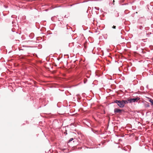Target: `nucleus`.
<instances>
[{"instance_id":"obj_1","label":"nucleus","mask_w":153,"mask_h":153,"mask_svg":"<svg viewBox=\"0 0 153 153\" xmlns=\"http://www.w3.org/2000/svg\"><path fill=\"white\" fill-rule=\"evenodd\" d=\"M113 103H115L117 104V105L120 108H123L124 107L122 100H114Z\"/></svg>"},{"instance_id":"obj_2","label":"nucleus","mask_w":153,"mask_h":153,"mask_svg":"<svg viewBox=\"0 0 153 153\" xmlns=\"http://www.w3.org/2000/svg\"><path fill=\"white\" fill-rule=\"evenodd\" d=\"M140 99V98L139 97H137L135 98H130L128 99V101L129 103H131L132 102H137Z\"/></svg>"},{"instance_id":"obj_3","label":"nucleus","mask_w":153,"mask_h":153,"mask_svg":"<svg viewBox=\"0 0 153 153\" xmlns=\"http://www.w3.org/2000/svg\"><path fill=\"white\" fill-rule=\"evenodd\" d=\"M124 111L123 109H121L117 108H115L114 110V113L115 114L119 113L121 114L122 113L123 111L124 112Z\"/></svg>"},{"instance_id":"obj_4","label":"nucleus","mask_w":153,"mask_h":153,"mask_svg":"<svg viewBox=\"0 0 153 153\" xmlns=\"http://www.w3.org/2000/svg\"><path fill=\"white\" fill-rule=\"evenodd\" d=\"M123 103V105L124 107L125 106V105L126 104H128V103H129L128 101V99L127 100H122Z\"/></svg>"},{"instance_id":"obj_5","label":"nucleus","mask_w":153,"mask_h":153,"mask_svg":"<svg viewBox=\"0 0 153 153\" xmlns=\"http://www.w3.org/2000/svg\"><path fill=\"white\" fill-rule=\"evenodd\" d=\"M144 106L145 107H149L150 106V104L146 102V103L145 104Z\"/></svg>"},{"instance_id":"obj_6","label":"nucleus","mask_w":153,"mask_h":153,"mask_svg":"<svg viewBox=\"0 0 153 153\" xmlns=\"http://www.w3.org/2000/svg\"><path fill=\"white\" fill-rule=\"evenodd\" d=\"M34 36V34L33 33H31L29 35V37L31 39H33Z\"/></svg>"},{"instance_id":"obj_7","label":"nucleus","mask_w":153,"mask_h":153,"mask_svg":"<svg viewBox=\"0 0 153 153\" xmlns=\"http://www.w3.org/2000/svg\"><path fill=\"white\" fill-rule=\"evenodd\" d=\"M114 14H115V16L116 17H118L119 16V13L117 12V11H114Z\"/></svg>"},{"instance_id":"obj_8","label":"nucleus","mask_w":153,"mask_h":153,"mask_svg":"<svg viewBox=\"0 0 153 153\" xmlns=\"http://www.w3.org/2000/svg\"><path fill=\"white\" fill-rule=\"evenodd\" d=\"M148 99H149V101L151 103V105H153V100L149 98H148Z\"/></svg>"},{"instance_id":"obj_9","label":"nucleus","mask_w":153,"mask_h":153,"mask_svg":"<svg viewBox=\"0 0 153 153\" xmlns=\"http://www.w3.org/2000/svg\"><path fill=\"white\" fill-rule=\"evenodd\" d=\"M74 138H70L68 140V143H69L71 141H72L73 140H74Z\"/></svg>"},{"instance_id":"obj_10","label":"nucleus","mask_w":153,"mask_h":153,"mask_svg":"<svg viewBox=\"0 0 153 153\" xmlns=\"http://www.w3.org/2000/svg\"><path fill=\"white\" fill-rule=\"evenodd\" d=\"M87 80H88L87 79L84 78V84H85L87 82Z\"/></svg>"},{"instance_id":"obj_11","label":"nucleus","mask_w":153,"mask_h":153,"mask_svg":"<svg viewBox=\"0 0 153 153\" xmlns=\"http://www.w3.org/2000/svg\"><path fill=\"white\" fill-rule=\"evenodd\" d=\"M152 34V33L151 32H149L148 33H146V35L147 36L149 37V35Z\"/></svg>"},{"instance_id":"obj_12","label":"nucleus","mask_w":153,"mask_h":153,"mask_svg":"<svg viewBox=\"0 0 153 153\" xmlns=\"http://www.w3.org/2000/svg\"><path fill=\"white\" fill-rule=\"evenodd\" d=\"M94 9L97 10H100V8L98 7H95Z\"/></svg>"},{"instance_id":"obj_13","label":"nucleus","mask_w":153,"mask_h":153,"mask_svg":"<svg viewBox=\"0 0 153 153\" xmlns=\"http://www.w3.org/2000/svg\"><path fill=\"white\" fill-rule=\"evenodd\" d=\"M143 28V27L142 26H140L139 27V29L140 30H142Z\"/></svg>"},{"instance_id":"obj_14","label":"nucleus","mask_w":153,"mask_h":153,"mask_svg":"<svg viewBox=\"0 0 153 153\" xmlns=\"http://www.w3.org/2000/svg\"><path fill=\"white\" fill-rule=\"evenodd\" d=\"M95 75H96V76H97V77H99L100 76L98 74L96 73H95Z\"/></svg>"},{"instance_id":"obj_15","label":"nucleus","mask_w":153,"mask_h":153,"mask_svg":"<svg viewBox=\"0 0 153 153\" xmlns=\"http://www.w3.org/2000/svg\"><path fill=\"white\" fill-rule=\"evenodd\" d=\"M116 26L114 25H113V26L112 27V28L113 29H116Z\"/></svg>"},{"instance_id":"obj_16","label":"nucleus","mask_w":153,"mask_h":153,"mask_svg":"<svg viewBox=\"0 0 153 153\" xmlns=\"http://www.w3.org/2000/svg\"><path fill=\"white\" fill-rule=\"evenodd\" d=\"M65 131H66V132H65L64 134L66 135L67 134V131L66 130H65Z\"/></svg>"},{"instance_id":"obj_17","label":"nucleus","mask_w":153,"mask_h":153,"mask_svg":"<svg viewBox=\"0 0 153 153\" xmlns=\"http://www.w3.org/2000/svg\"><path fill=\"white\" fill-rule=\"evenodd\" d=\"M86 76L88 78H90V76H88V75H86Z\"/></svg>"},{"instance_id":"obj_18","label":"nucleus","mask_w":153,"mask_h":153,"mask_svg":"<svg viewBox=\"0 0 153 153\" xmlns=\"http://www.w3.org/2000/svg\"><path fill=\"white\" fill-rule=\"evenodd\" d=\"M74 4H71V5H70L69 6H70V7H71L72 6H73V5H74Z\"/></svg>"},{"instance_id":"obj_19","label":"nucleus","mask_w":153,"mask_h":153,"mask_svg":"<svg viewBox=\"0 0 153 153\" xmlns=\"http://www.w3.org/2000/svg\"><path fill=\"white\" fill-rule=\"evenodd\" d=\"M100 10V11L101 12H103L102 9H101Z\"/></svg>"},{"instance_id":"obj_20","label":"nucleus","mask_w":153,"mask_h":153,"mask_svg":"<svg viewBox=\"0 0 153 153\" xmlns=\"http://www.w3.org/2000/svg\"><path fill=\"white\" fill-rule=\"evenodd\" d=\"M65 149H62V151H64L65 150Z\"/></svg>"},{"instance_id":"obj_21","label":"nucleus","mask_w":153,"mask_h":153,"mask_svg":"<svg viewBox=\"0 0 153 153\" xmlns=\"http://www.w3.org/2000/svg\"><path fill=\"white\" fill-rule=\"evenodd\" d=\"M146 88H148V85H147L146 86Z\"/></svg>"},{"instance_id":"obj_22","label":"nucleus","mask_w":153,"mask_h":153,"mask_svg":"<svg viewBox=\"0 0 153 153\" xmlns=\"http://www.w3.org/2000/svg\"><path fill=\"white\" fill-rule=\"evenodd\" d=\"M64 17H65V18H68V17H66V15L65 16H64Z\"/></svg>"},{"instance_id":"obj_23","label":"nucleus","mask_w":153,"mask_h":153,"mask_svg":"<svg viewBox=\"0 0 153 153\" xmlns=\"http://www.w3.org/2000/svg\"><path fill=\"white\" fill-rule=\"evenodd\" d=\"M19 51H20V50H23V49H19Z\"/></svg>"},{"instance_id":"obj_24","label":"nucleus","mask_w":153,"mask_h":153,"mask_svg":"<svg viewBox=\"0 0 153 153\" xmlns=\"http://www.w3.org/2000/svg\"><path fill=\"white\" fill-rule=\"evenodd\" d=\"M113 2H114V0H113Z\"/></svg>"},{"instance_id":"obj_25","label":"nucleus","mask_w":153,"mask_h":153,"mask_svg":"<svg viewBox=\"0 0 153 153\" xmlns=\"http://www.w3.org/2000/svg\"><path fill=\"white\" fill-rule=\"evenodd\" d=\"M52 18H51V20H52Z\"/></svg>"},{"instance_id":"obj_26","label":"nucleus","mask_w":153,"mask_h":153,"mask_svg":"<svg viewBox=\"0 0 153 153\" xmlns=\"http://www.w3.org/2000/svg\"><path fill=\"white\" fill-rule=\"evenodd\" d=\"M13 22H12V23H13Z\"/></svg>"},{"instance_id":"obj_27","label":"nucleus","mask_w":153,"mask_h":153,"mask_svg":"<svg viewBox=\"0 0 153 153\" xmlns=\"http://www.w3.org/2000/svg\"><path fill=\"white\" fill-rule=\"evenodd\" d=\"M12 31L13 32V31L12 29Z\"/></svg>"},{"instance_id":"obj_28","label":"nucleus","mask_w":153,"mask_h":153,"mask_svg":"<svg viewBox=\"0 0 153 153\" xmlns=\"http://www.w3.org/2000/svg\"><path fill=\"white\" fill-rule=\"evenodd\" d=\"M99 146H100V144H99Z\"/></svg>"},{"instance_id":"obj_29","label":"nucleus","mask_w":153,"mask_h":153,"mask_svg":"<svg viewBox=\"0 0 153 153\" xmlns=\"http://www.w3.org/2000/svg\"><path fill=\"white\" fill-rule=\"evenodd\" d=\"M4 7H6V8L7 7H5V6H4Z\"/></svg>"},{"instance_id":"obj_30","label":"nucleus","mask_w":153,"mask_h":153,"mask_svg":"<svg viewBox=\"0 0 153 153\" xmlns=\"http://www.w3.org/2000/svg\"><path fill=\"white\" fill-rule=\"evenodd\" d=\"M57 59L58 60H59V59Z\"/></svg>"}]
</instances>
